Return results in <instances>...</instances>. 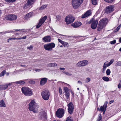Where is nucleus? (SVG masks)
<instances>
[{"label": "nucleus", "mask_w": 121, "mask_h": 121, "mask_svg": "<svg viewBox=\"0 0 121 121\" xmlns=\"http://www.w3.org/2000/svg\"><path fill=\"white\" fill-rule=\"evenodd\" d=\"M26 36H25L23 37H21L22 39H25L26 38Z\"/></svg>", "instance_id": "nucleus-59"}, {"label": "nucleus", "mask_w": 121, "mask_h": 121, "mask_svg": "<svg viewBox=\"0 0 121 121\" xmlns=\"http://www.w3.org/2000/svg\"><path fill=\"white\" fill-rule=\"evenodd\" d=\"M88 64V61L85 60L79 61L76 64V66L77 67L85 66L87 65Z\"/></svg>", "instance_id": "nucleus-10"}, {"label": "nucleus", "mask_w": 121, "mask_h": 121, "mask_svg": "<svg viewBox=\"0 0 121 121\" xmlns=\"http://www.w3.org/2000/svg\"><path fill=\"white\" fill-rule=\"evenodd\" d=\"M102 78L103 80L106 82H108V81L109 80V78L108 77H102Z\"/></svg>", "instance_id": "nucleus-28"}, {"label": "nucleus", "mask_w": 121, "mask_h": 121, "mask_svg": "<svg viewBox=\"0 0 121 121\" xmlns=\"http://www.w3.org/2000/svg\"><path fill=\"white\" fill-rule=\"evenodd\" d=\"M60 70H64L65 69V68H64L60 67Z\"/></svg>", "instance_id": "nucleus-55"}, {"label": "nucleus", "mask_w": 121, "mask_h": 121, "mask_svg": "<svg viewBox=\"0 0 121 121\" xmlns=\"http://www.w3.org/2000/svg\"><path fill=\"white\" fill-rule=\"evenodd\" d=\"M47 7V5H44L40 7L39 9L40 10H42L46 8Z\"/></svg>", "instance_id": "nucleus-31"}, {"label": "nucleus", "mask_w": 121, "mask_h": 121, "mask_svg": "<svg viewBox=\"0 0 121 121\" xmlns=\"http://www.w3.org/2000/svg\"><path fill=\"white\" fill-rule=\"evenodd\" d=\"M81 23L80 22H77L72 24V26L74 28H77L80 26Z\"/></svg>", "instance_id": "nucleus-21"}, {"label": "nucleus", "mask_w": 121, "mask_h": 121, "mask_svg": "<svg viewBox=\"0 0 121 121\" xmlns=\"http://www.w3.org/2000/svg\"><path fill=\"white\" fill-rule=\"evenodd\" d=\"M39 106L36 103L34 100H31L29 104V109L31 111H33L34 112H37V108H38Z\"/></svg>", "instance_id": "nucleus-1"}, {"label": "nucleus", "mask_w": 121, "mask_h": 121, "mask_svg": "<svg viewBox=\"0 0 121 121\" xmlns=\"http://www.w3.org/2000/svg\"><path fill=\"white\" fill-rule=\"evenodd\" d=\"M94 19H93V18L91 19L87 23H87L89 24L91 23H92V22L93 21Z\"/></svg>", "instance_id": "nucleus-42"}, {"label": "nucleus", "mask_w": 121, "mask_h": 121, "mask_svg": "<svg viewBox=\"0 0 121 121\" xmlns=\"http://www.w3.org/2000/svg\"><path fill=\"white\" fill-rule=\"evenodd\" d=\"M15 39V38H12L9 39H8V40H13Z\"/></svg>", "instance_id": "nucleus-53"}, {"label": "nucleus", "mask_w": 121, "mask_h": 121, "mask_svg": "<svg viewBox=\"0 0 121 121\" xmlns=\"http://www.w3.org/2000/svg\"><path fill=\"white\" fill-rule=\"evenodd\" d=\"M23 93L26 96H30L32 95V91L31 90L27 87H24L21 89Z\"/></svg>", "instance_id": "nucleus-4"}, {"label": "nucleus", "mask_w": 121, "mask_h": 121, "mask_svg": "<svg viewBox=\"0 0 121 121\" xmlns=\"http://www.w3.org/2000/svg\"><path fill=\"white\" fill-rule=\"evenodd\" d=\"M15 30L16 31H20V30H22V32H26L27 31L26 30H25L24 29H19V30Z\"/></svg>", "instance_id": "nucleus-47"}, {"label": "nucleus", "mask_w": 121, "mask_h": 121, "mask_svg": "<svg viewBox=\"0 0 121 121\" xmlns=\"http://www.w3.org/2000/svg\"><path fill=\"white\" fill-rule=\"evenodd\" d=\"M114 6L110 5L107 7L105 9V11L106 13H108L113 11L114 9Z\"/></svg>", "instance_id": "nucleus-12"}, {"label": "nucleus", "mask_w": 121, "mask_h": 121, "mask_svg": "<svg viewBox=\"0 0 121 121\" xmlns=\"http://www.w3.org/2000/svg\"><path fill=\"white\" fill-rule=\"evenodd\" d=\"M67 106L68 107L69 112L70 114H72L73 112L74 108V106L73 104L71 102H70L68 104Z\"/></svg>", "instance_id": "nucleus-13"}, {"label": "nucleus", "mask_w": 121, "mask_h": 121, "mask_svg": "<svg viewBox=\"0 0 121 121\" xmlns=\"http://www.w3.org/2000/svg\"><path fill=\"white\" fill-rule=\"evenodd\" d=\"M104 1L108 3H112L114 0H104Z\"/></svg>", "instance_id": "nucleus-46"}, {"label": "nucleus", "mask_w": 121, "mask_h": 121, "mask_svg": "<svg viewBox=\"0 0 121 121\" xmlns=\"http://www.w3.org/2000/svg\"><path fill=\"white\" fill-rule=\"evenodd\" d=\"M74 18L71 15L67 16L65 18V21L67 24L72 23L74 20Z\"/></svg>", "instance_id": "nucleus-6"}, {"label": "nucleus", "mask_w": 121, "mask_h": 121, "mask_svg": "<svg viewBox=\"0 0 121 121\" xmlns=\"http://www.w3.org/2000/svg\"><path fill=\"white\" fill-rule=\"evenodd\" d=\"M15 39H17V40L20 39H22L21 37L17 38H15Z\"/></svg>", "instance_id": "nucleus-60"}, {"label": "nucleus", "mask_w": 121, "mask_h": 121, "mask_svg": "<svg viewBox=\"0 0 121 121\" xmlns=\"http://www.w3.org/2000/svg\"><path fill=\"white\" fill-rule=\"evenodd\" d=\"M6 72L5 70H4L0 74V77H2L4 76Z\"/></svg>", "instance_id": "nucleus-33"}, {"label": "nucleus", "mask_w": 121, "mask_h": 121, "mask_svg": "<svg viewBox=\"0 0 121 121\" xmlns=\"http://www.w3.org/2000/svg\"><path fill=\"white\" fill-rule=\"evenodd\" d=\"M39 116L40 117V118L42 119H45L46 117V113L45 112H42L39 113Z\"/></svg>", "instance_id": "nucleus-17"}, {"label": "nucleus", "mask_w": 121, "mask_h": 121, "mask_svg": "<svg viewBox=\"0 0 121 121\" xmlns=\"http://www.w3.org/2000/svg\"><path fill=\"white\" fill-rule=\"evenodd\" d=\"M114 100H111L110 101H109V104H111L112 103H113L114 102Z\"/></svg>", "instance_id": "nucleus-57"}, {"label": "nucleus", "mask_w": 121, "mask_h": 121, "mask_svg": "<svg viewBox=\"0 0 121 121\" xmlns=\"http://www.w3.org/2000/svg\"><path fill=\"white\" fill-rule=\"evenodd\" d=\"M59 92L60 95L62 94V90L60 88H59Z\"/></svg>", "instance_id": "nucleus-49"}, {"label": "nucleus", "mask_w": 121, "mask_h": 121, "mask_svg": "<svg viewBox=\"0 0 121 121\" xmlns=\"http://www.w3.org/2000/svg\"><path fill=\"white\" fill-rule=\"evenodd\" d=\"M119 42H121V38L119 39Z\"/></svg>", "instance_id": "nucleus-63"}, {"label": "nucleus", "mask_w": 121, "mask_h": 121, "mask_svg": "<svg viewBox=\"0 0 121 121\" xmlns=\"http://www.w3.org/2000/svg\"><path fill=\"white\" fill-rule=\"evenodd\" d=\"M56 17L57 19L56 22L59 21L61 18V16L59 15H57Z\"/></svg>", "instance_id": "nucleus-38"}, {"label": "nucleus", "mask_w": 121, "mask_h": 121, "mask_svg": "<svg viewBox=\"0 0 121 121\" xmlns=\"http://www.w3.org/2000/svg\"><path fill=\"white\" fill-rule=\"evenodd\" d=\"M14 32V31L13 30H10V33Z\"/></svg>", "instance_id": "nucleus-64"}, {"label": "nucleus", "mask_w": 121, "mask_h": 121, "mask_svg": "<svg viewBox=\"0 0 121 121\" xmlns=\"http://www.w3.org/2000/svg\"><path fill=\"white\" fill-rule=\"evenodd\" d=\"M63 72L64 73L68 76H71L72 75V74L71 73H70L66 71H64Z\"/></svg>", "instance_id": "nucleus-35"}, {"label": "nucleus", "mask_w": 121, "mask_h": 121, "mask_svg": "<svg viewBox=\"0 0 121 121\" xmlns=\"http://www.w3.org/2000/svg\"><path fill=\"white\" fill-rule=\"evenodd\" d=\"M78 83L81 85H82V82L80 81H78Z\"/></svg>", "instance_id": "nucleus-54"}, {"label": "nucleus", "mask_w": 121, "mask_h": 121, "mask_svg": "<svg viewBox=\"0 0 121 121\" xmlns=\"http://www.w3.org/2000/svg\"><path fill=\"white\" fill-rule=\"evenodd\" d=\"M108 61L105 62L104 64L103 69V71H104L107 67H108L110 65L108 63H107Z\"/></svg>", "instance_id": "nucleus-23"}, {"label": "nucleus", "mask_w": 121, "mask_h": 121, "mask_svg": "<svg viewBox=\"0 0 121 121\" xmlns=\"http://www.w3.org/2000/svg\"><path fill=\"white\" fill-rule=\"evenodd\" d=\"M10 33V30H8L7 31H5L4 32H3V34H5L6 33Z\"/></svg>", "instance_id": "nucleus-52"}, {"label": "nucleus", "mask_w": 121, "mask_h": 121, "mask_svg": "<svg viewBox=\"0 0 121 121\" xmlns=\"http://www.w3.org/2000/svg\"><path fill=\"white\" fill-rule=\"evenodd\" d=\"M55 46V44L53 43H51L44 45V47L45 49L47 50L51 51L52 48H54Z\"/></svg>", "instance_id": "nucleus-5"}, {"label": "nucleus", "mask_w": 121, "mask_h": 121, "mask_svg": "<svg viewBox=\"0 0 121 121\" xmlns=\"http://www.w3.org/2000/svg\"><path fill=\"white\" fill-rule=\"evenodd\" d=\"M47 18V16H44L41 18L39 21V22L37 25L36 28H39L43 24Z\"/></svg>", "instance_id": "nucleus-9"}, {"label": "nucleus", "mask_w": 121, "mask_h": 121, "mask_svg": "<svg viewBox=\"0 0 121 121\" xmlns=\"http://www.w3.org/2000/svg\"><path fill=\"white\" fill-rule=\"evenodd\" d=\"M65 121H73V120L71 117H69L67 118L66 120Z\"/></svg>", "instance_id": "nucleus-37"}, {"label": "nucleus", "mask_w": 121, "mask_h": 121, "mask_svg": "<svg viewBox=\"0 0 121 121\" xmlns=\"http://www.w3.org/2000/svg\"><path fill=\"white\" fill-rule=\"evenodd\" d=\"M114 61V60L113 59H112L110 60L109 62L108 63L110 65L112 64Z\"/></svg>", "instance_id": "nucleus-43"}, {"label": "nucleus", "mask_w": 121, "mask_h": 121, "mask_svg": "<svg viewBox=\"0 0 121 121\" xmlns=\"http://www.w3.org/2000/svg\"><path fill=\"white\" fill-rule=\"evenodd\" d=\"M35 71L36 72H39L40 71V69H36L35 70Z\"/></svg>", "instance_id": "nucleus-58"}, {"label": "nucleus", "mask_w": 121, "mask_h": 121, "mask_svg": "<svg viewBox=\"0 0 121 121\" xmlns=\"http://www.w3.org/2000/svg\"><path fill=\"white\" fill-rule=\"evenodd\" d=\"M42 40L44 42H50L51 41V37L49 36H46L43 38Z\"/></svg>", "instance_id": "nucleus-18"}, {"label": "nucleus", "mask_w": 121, "mask_h": 121, "mask_svg": "<svg viewBox=\"0 0 121 121\" xmlns=\"http://www.w3.org/2000/svg\"><path fill=\"white\" fill-rule=\"evenodd\" d=\"M107 22V19L105 18L100 21L98 24L97 27L98 31H100L106 25Z\"/></svg>", "instance_id": "nucleus-2"}, {"label": "nucleus", "mask_w": 121, "mask_h": 121, "mask_svg": "<svg viewBox=\"0 0 121 121\" xmlns=\"http://www.w3.org/2000/svg\"><path fill=\"white\" fill-rule=\"evenodd\" d=\"M121 26V24H120L116 28V31H117L119 30V29H120Z\"/></svg>", "instance_id": "nucleus-44"}, {"label": "nucleus", "mask_w": 121, "mask_h": 121, "mask_svg": "<svg viewBox=\"0 0 121 121\" xmlns=\"http://www.w3.org/2000/svg\"><path fill=\"white\" fill-rule=\"evenodd\" d=\"M64 90L65 93L69 91L67 87H65L64 88Z\"/></svg>", "instance_id": "nucleus-40"}, {"label": "nucleus", "mask_w": 121, "mask_h": 121, "mask_svg": "<svg viewBox=\"0 0 121 121\" xmlns=\"http://www.w3.org/2000/svg\"><path fill=\"white\" fill-rule=\"evenodd\" d=\"M98 23V21L97 20H94L92 22L91 25V27L93 29H95L97 26Z\"/></svg>", "instance_id": "nucleus-14"}, {"label": "nucleus", "mask_w": 121, "mask_h": 121, "mask_svg": "<svg viewBox=\"0 0 121 121\" xmlns=\"http://www.w3.org/2000/svg\"><path fill=\"white\" fill-rule=\"evenodd\" d=\"M91 12L90 10H88L82 16V18H84L88 17L91 14Z\"/></svg>", "instance_id": "nucleus-19"}, {"label": "nucleus", "mask_w": 121, "mask_h": 121, "mask_svg": "<svg viewBox=\"0 0 121 121\" xmlns=\"http://www.w3.org/2000/svg\"><path fill=\"white\" fill-rule=\"evenodd\" d=\"M102 119V116L100 114L99 115V117L98 118L97 121H102L101 119Z\"/></svg>", "instance_id": "nucleus-32"}, {"label": "nucleus", "mask_w": 121, "mask_h": 121, "mask_svg": "<svg viewBox=\"0 0 121 121\" xmlns=\"http://www.w3.org/2000/svg\"><path fill=\"white\" fill-rule=\"evenodd\" d=\"M14 82H11L9 83L8 84H7V85L8 86V87L9 86H11V85H12L13 84L15 83Z\"/></svg>", "instance_id": "nucleus-48"}, {"label": "nucleus", "mask_w": 121, "mask_h": 121, "mask_svg": "<svg viewBox=\"0 0 121 121\" xmlns=\"http://www.w3.org/2000/svg\"><path fill=\"white\" fill-rule=\"evenodd\" d=\"M47 80V78H41L40 81V84L41 85H43L46 83Z\"/></svg>", "instance_id": "nucleus-20"}, {"label": "nucleus", "mask_w": 121, "mask_h": 121, "mask_svg": "<svg viewBox=\"0 0 121 121\" xmlns=\"http://www.w3.org/2000/svg\"><path fill=\"white\" fill-rule=\"evenodd\" d=\"M33 14L32 12H31L27 14L25 16L24 18L26 19H28L31 17Z\"/></svg>", "instance_id": "nucleus-22"}, {"label": "nucleus", "mask_w": 121, "mask_h": 121, "mask_svg": "<svg viewBox=\"0 0 121 121\" xmlns=\"http://www.w3.org/2000/svg\"><path fill=\"white\" fill-rule=\"evenodd\" d=\"M117 65L121 66V62L119 61L117 62Z\"/></svg>", "instance_id": "nucleus-50"}, {"label": "nucleus", "mask_w": 121, "mask_h": 121, "mask_svg": "<svg viewBox=\"0 0 121 121\" xmlns=\"http://www.w3.org/2000/svg\"><path fill=\"white\" fill-rule=\"evenodd\" d=\"M41 93L42 97L45 100H48L50 95L48 91L45 90L42 92Z\"/></svg>", "instance_id": "nucleus-7"}, {"label": "nucleus", "mask_w": 121, "mask_h": 121, "mask_svg": "<svg viewBox=\"0 0 121 121\" xmlns=\"http://www.w3.org/2000/svg\"><path fill=\"white\" fill-rule=\"evenodd\" d=\"M17 18V16L15 15L9 14L6 16L5 18L10 20H15Z\"/></svg>", "instance_id": "nucleus-11"}, {"label": "nucleus", "mask_w": 121, "mask_h": 121, "mask_svg": "<svg viewBox=\"0 0 121 121\" xmlns=\"http://www.w3.org/2000/svg\"><path fill=\"white\" fill-rule=\"evenodd\" d=\"M0 107H6V105L3 100L0 101Z\"/></svg>", "instance_id": "nucleus-25"}, {"label": "nucleus", "mask_w": 121, "mask_h": 121, "mask_svg": "<svg viewBox=\"0 0 121 121\" xmlns=\"http://www.w3.org/2000/svg\"><path fill=\"white\" fill-rule=\"evenodd\" d=\"M33 47L32 45H30V47H27V48L30 50L33 49Z\"/></svg>", "instance_id": "nucleus-41"}, {"label": "nucleus", "mask_w": 121, "mask_h": 121, "mask_svg": "<svg viewBox=\"0 0 121 121\" xmlns=\"http://www.w3.org/2000/svg\"><path fill=\"white\" fill-rule=\"evenodd\" d=\"M71 93L72 94V95H74V93L73 91H71Z\"/></svg>", "instance_id": "nucleus-62"}, {"label": "nucleus", "mask_w": 121, "mask_h": 121, "mask_svg": "<svg viewBox=\"0 0 121 121\" xmlns=\"http://www.w3.org/2000/svg\"><path fill=\"white\" fill-rule=\"evenodd\" d=\"M116 42V41L115 40H113L110 42V43L112 44H115Z\"/></svg>", "instance_id": "nucleus-45"}, {"label": "nucleus", "mask_w": 121, "mask_h": 121, "mask_svg": "<svg viewBox=\"0 0 121 121\" xmlns=\"http://www.w3.org/2000/svg\"><path fill=\"white\" fill-rule=\"evenodd\" d=\"M83 0H72L71 4L73 8L75 9L78 8L82 3Z\"/></svg>", "instance_id": "nucleus-3"}, {"label": "nucleus", "mask_w": 121, "mask_h": 121, "mask_svg": "<svg viewBox=\"0 0 121 121\" xmlns=\"http://www.w3.org/2000/svg\"><path fill=\"white\" fill-rule=\"evenodd\" d=\"M118 87L119 89H120L121 88V85L120 84H119L118 85Z\"/></svg>", "instance_id": "nucleus-56"}, {"label": "nucleus", "mask_w": 121, "mask_h": 121, "mask_svg": "<svg viewBox=\"0 0 121 121\" xmlns=\"http://www.w3.org/2000/svg\"><path fill=\"white\" fill-rule=\"evenodd\" d=\"M14 82V83H15L20 85L24 84L25 83V82L22 80H20L16 82Z\"/></svg>", "instance_id": "nucleus-26"}, {"label": "nucleus", "mask_w": 121, "mask_h": 121, "mask_svg": "<svg viewBox=\"0 0 121 121\" xmlns=\"http://www.w3.org/2000/svg\"><path fill=\"white\" fill-rule=\"evenodd\" d=\"M5 0L6 1L8 2H11V1H12L11 0Z\"/></svg>", "instance_id": "nucleus-61"}, {"label": "nucleus", "mask_w": 121, "mask_h": 121, "mask_svg": "<svg viewBox=\"0 0 121 121\" xmlns=\"http://www.w3.org/2000/svg\"><path fill=\"white\" fill-rule=\"evenodd\" d=\"M91 80V79L89 78H87L85 80V82L86 83H87L90 82Z\"/></svg>", "instance_id": "nucleus-39"}, {"label": "nucleus", "mask_w": 121, "mask_h": 121, "mask_svg": "<svg viewBox=\"0 0 121 121\" xmlns=\"http://www.w3.org/2000/svg\"><path fill=\"white\" fill-rule=\"evenodd\" d=\"M111 71L109 69H108L106 71V73L107 75H109L111 73Z\"/></svg>", "instance_id": "nucleus-36"}, {"label": "nucleus", "mask_w": 121, "mask_h": 121, "mask_svg": "<svg viewBox=\"0 0 121 121\" xmlns=\"http://www.w3.org/2000/svg\"><path fill=\"white\" fill-rule=\"evenodd\" d=\"M108 102L107 101H106L103 106H101L99 110V111H106L107 108V105L108 104Z\"/></svg>", "instance_id": "nucleus-16"}, {"label": "nucleus", "mask_w": 121, "mask_h": 121, "mask_svg": "<svg viewBox=\"0 0 121 121\" xmlns=\"http://www.w3.org/2000/svg\"><path fill=\"white\" fill-rule=\"evenodd\" d=\"M58 41L60 43L62 44H63L64 41H63L62 40L58 39Z\"/></svg>", "instance_id": "nucleus-51"}, {"label": "nucleus", "mask_w": 121, "mask_h": 121, "mask_svg": "<svg viewBox=\"0 0 121 121\" xmlns=\"http://www.w3.org/2000/svg\"><path fill=\"white\" fill-rule=\"evenodd\" d=\"M35 0H28L27 2V4H26L24 6L25 8H29L30 6L33 4Z\"/></svg>", "instance_id": "nucleus-15"}, {"label": "nucleus", "mask_w": 121, "mask_h": 121, "mask_svg": "<svg viewBox=\"0 0 121 121\" xmlns=\"http://www.w3.org/2000/svg\"><path fill=\"white\" fill-rule=\"evenodd\" d=\"M92 4L94 5H96L97 4V0H91Z\"/></svg>", "instance_id": "nucleus-34"}, {"label": "nucleus", "mask_w": 121, "mask_h": 121, "mask_svg": "<svg viewBox=\"0 0 121 121\" xmlns=\"http://www.w3.org/2000/svg\"><path fill=\"white\" fill-rule=\"evenodd\" d=\"M65 47L67 48L69 47L68 43L64 42L62 44Z\"/></svg>", "instance_id": "nucleus-29"}, {"label": "nucleus", "mask_w": 121, "mask_h": 121, "mask_svg": "<svg viewBox=\"0 0 121 121\" xmlns=\"http://www.w3.org/2000/svg\"><path fill=\"white\" fill-rule=\"evenodd\" d=\"M7 84L5 85H0V90H5L8 87Z\"/></svg>", "instance_id": "nucleus-24"}, {"label": "nucleus", "mask_w": 121, "mask_h": 121, "mask_svg": "<svg viewBox=\"0 0 121 121\" xmlns=\"http://www.w3.org/2000/svg\"><path fill=\"white\" fill-rule=\"evenodd\" d=\"M65 113L64 110L62 108H59L56 111V115L57 117L61 118L64 115Z\"/></svg>", "instance_id": "nucleus-8"}, {"label": "nucleus", "mask_w": 121, "mask_h": 121, "mask_svg": "<svg viewBox=\"0 0 121 121\" xmlns=\"http://www.w3.org/2000/svg\"><path fill=\"white\" fill-rule=\"evenodd\" d=\"M48 65L50 67L56 66L57 65V64L55 63H52L49 64Z\"/></svg>", "instance_id": "nucleus-27"}, {"label": "nucleus", "mask_w": 121, "mask_h": 121, "mask_svg": "<svg viewBox=\"0 0 121 121\" xmlns=\"http://www.w3.org/2000/svg\"><path fill=\"white\" fill-rule=\"evenodd\" d=\"M65 96H66V98L68 99L70 95V94L69 91L67 92H65Z\"/></svg>", "instance_id": "nucleus-30"}]
</instances>
